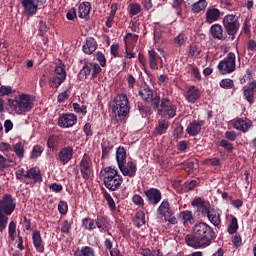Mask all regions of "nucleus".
Segmentation results:
<instances>
[{
    "mask_svg": "<svg viewBox=\"0 0 256 256\" xmlns=\"http://www.w3.org/2000/svg\"><path fill=\"white\" fill-rule=\"evenodd\" d=\"M215 239V231L205 222L194 225L192 234L185 237V243L193 249H206Z\"/></svg>",
    "mask_w": 256,
    "mask_h": 256,
    "instance_id": "1",
    "label": "nucleus"
},
{
    "mask_svg": "<svg viewBox=\"0 0 256 256\" xmlns=\"http://www.w3.org/2000/svg\"><path fill=\"white\" fill-rule=\"evenodd\" d=\"M34 107L33 96L23 93L8 99L7 111L10 115H27Z\"/></svg>",
    "mask_w": 256,
    "mask_h": 256,
    "instance_id": "2",
    "label": "nucleus"
},
{
    "mask_svg": "<svg viewBox=\"0 0 256 256\" xmlns=\"http://www.w3.org/2000/svg\"><path fill=\"white\" fill-rule=\"evenodd\" d=\"M100 179L103 180L106 189H109V191H117L123 184V176L113 166L102 169L100 171Z\"/></svg>",
    "mask_w": 256,
    "mask_h": 256,
    "instance_id": "3",
    "label": "nucleus"
},
{
    "mask_svg": "<svg viewBox=\"0 0 256 256\" xmlns=\"http://www.w3.org/2000/svg\"><path fill=\"white\" fill-rule=\"evenodd\" d=\"M112 111L119 119L123 120L129 115V98L125 94H119L114 99Z\"/></svg>",
    "mask_w": 256,
    "mask_h": 256,
    "instance_id": "4",
    "label": "nucleus"
},
{
    "mask_svg": "<svg viewBox=\"0 0 256 256\" xmlns=\"http://www.w3.org/2000/svg\"><path fill=\"white\" fill-rule=\"evenodd\" d=\"M218 71L220 75H231L237 69V56L233 52H229L224 59L218 63Z\"/></svg>",
    "mask_w": 256,
    "mask_h": 256,
    "instance_id": "5",
    "label": "nucleus"
},
{
    "mask_svg": "<svg viewBox=\"0 0 256 256\" xmlns=\"http://www.w3.org/2000/svg\"><path fill=\"white\" fill-rule=\"evenodd\" d=\"M157 217L168 221L170 225H177V217H175V211L171 208L169 200L164 199L157 209Z\"/></svg>",
    "mask_w": 256,
    "mask_h": 256,
    "instance_id": "6",
    "label": "nucleus"
},
{
    "mask_svg": "<svg viewBox=\"0 0 256 256\" xmlns=\"http://www.w3.org/2000/svg\"><path fill=\"white\" fill-rule=\"evenodd\" d=\"M222 23L226 33H228V35L231 37H235V35H237V31H239V27H241V24L239 23V17H237L235 14L225 15Z\"/></svg>",
    "mask_w": 256,
    "mask_h": 256,
    "instance_id": "7",
    "label": "nucleus"
},
{
    "mask_svg": "<svg viewBox=\"0 0 256 256\" xmlns=\"http://www.w3.org/2000/svg\"><path fill=\"white\" fill-rule=\"evenodd\" d=\"M158 115L164 119H173L177 115V106L167 98H162Z\"/></svg>",
    "mask_w": 256,
    "mask_h": 256,
    "instance_id": "8",
    "label": "nucleus"
},
{
    "mask_svg": "<svg viewBox=\"0 0 256 256\" xmlns=\"http://www.w3.org/2000/svg\"><path fill=\"white\" fill-rule=\"evenodd\" d=\"M15 204L13 200V196L11 194H5L0 199V213H4L5 215H11L13 211H15Z\"/></svg>",
    "mask_w": 256,
    "mask_h": 256,
    "instance_id": "9",
    "label": "nucleus"
},
{
    "mask_svg": "<svg viewBox=\"0 0 256 256\" xmlns=\"http://www.w3.org/2000/svg\"><path fill=\"white\" fill-rule=\"evenodd\" d=\"M24 177L27 185H35V183H41L43 181L41 170L37 167L27 170Z\"/></svg>",
    "mask_w": 256,
    "mask_h": 256,
    "instance_id": "10",
    "label": "nucleus"
},
{
    "mask_svg": "<svg viewBox=\"0 0 256 256\" xmlns=\"http://www.w3.org/2000/svg\"><path fill=\"white\" fill-rule=\"evenodd\" d=\"M74 125H77V115L73 113H65L58 118V127L61 129H70Z\"/></svg>",
    "mask_w": 256,
    "mask_h": 256,
    "instance_id": "11",
    "label": "nucleus"
},
{
    "mask_svg": "<svg viewBox=\"0 0 256 256\" xmlns=\"http://www.w3.org/2000/svg\"><path fill=\"white\" fill-rule=\"evenodd\" d=\"M23 15L33 17L39 9V0H21Z\"/></svg>",
    "mask_w": 256,
    "mask_h": 256,
    "instance_id": "12",
    "label": "nucleus"
},
{
    "mask_svg": "<svg viewBox=\"0 0 256 256\" xmlns=\"http://www.w3.org/2000/svg\"><path fill=\"white\" fill-rule=\"evenodd\" d=\"M148 61L150 69L154 71H159V69H163V59H161L160 55L155 52V50H150L148 52Z\"/></svg>",
    "mask_w": 256,
    "mask_h": 256,
    "instance_id": "13",
    "label": "nucleus"
},
{
    "mask_svg": "<svg viewBox=\"0 0 256 256\" xmlns=\"http://www.w3.org/2000/svg\"><path fill=\"white\" fill-rule=\"evenodd\" d=\"M144 194L146 195V201L149 203V205H153L155 207V205H159L161 202V190L157 188H150L146 190Z\"/></svg>",
    "mask_w": 256,
    "mask_h": 256,
    "instance_id": "14",
    "label": "nucleus"
},
{
    "mask_svg": "<svg viewBox=\"0 0 256 256\" xmlns=\"http://www.w3.org/2000/svg\"><path fill=\"white\" fill-rule=\"evenodd\" d=\"M118 167L124 177L133 178L137 175V164L133 161H128Z\"/></svg>",
    "mask_w": 256,
    "mask_h": 256,
    "instance_id": "15",
    "label": "nucleus"
},
{
    "mask_svg": "<svg viewBox=\"0 0 256 256\" xmlns=\"http://www.w3.org/2000/svg\"><path fill=\"white\" fill-rule=\"evenodd\" d=\"M80 173L85 180L91 177V159L87 157V154H85L80 161Z\"/></svg>",
    "mask_w": 256,
    "mask_h": 256,
    "instance_id": "16",
    "label": "nucleus"
},
{
    "mask_svg": "<svg viewBox=\"0 0 256 256\" xmlns=\"http://www.w3.org/2000/svg\"><path fill=\"white\" fill-rule=\"evenodd\" d=\"M221 15H223V13H221V10H219V8H216L214 6L209 7L205 13L206 23H209L211 25V23L219 21V19H221Z\"/></svg>",
    "mask_w": 256,
    "mask_h": 256,
    "instance_id": "17",
    "label": "nucleus"
},
{
    "mask_svg": "<svg viewBox=\"0 0 256 256\" xmlns=\"http://www.w3.org/2000/svg\"><path fill=\"white\" fill-rule=\"evenodd\" d=\"M253 127V122L249 118H237L234 121V129L247 133Z\"/></svg>",
    "mask_w": 256,
    "mask_h": 256,
    "instance_id": "18",
    "label": "nucleus"
},
{
    "mask_svg": "<svg viewBox=\"0 0 256 256\" xmlns=\"http://www.w3.org/2000/svg\"><path fill=\"white\" fill-rule=\"evenodd\" d=\"M205 125V122L202 120H194L190 122L186 128V133L190 135V137H197L199 133H201V127Z\"/></svg>",
    "mask_w": 256,
    "mask_h": 256,
    "instance_id": "19",
    "label": "nucleus"
},
{
    "mask_svg": "<svg viewBox=\"0 0 256 256\" xmlns=\"http://www.w3.org/2000/svg\"><path fill=\"white\" fill-rule=\"evenodd\" d=\"M58 159L62 165H67L73 159V147L66 146L62 148L58 154Z\"/></svg>",
    "mask_w": 256,
    "mask_h": 256,
    "instance_id": "20",
    "label": "nucleus"
},
{
    "mask_svg": "<svg viewBox=\"0 0 256 256\" xmlns=\"http://www.w3.org/2000/svg\"><path fill=\"white\" fill-rule=\"evenodd\" d=\"M32 243L38 253H44L45 246L43 245V237L39 230H34L32 233Z\"/></svg>",
    "mask_w": 256,
    "mask_h": 256,
    "instance_id": "21",
    "label": "nucleus"
},
{
    "mask_svg": "<svg viewBox=\"0 0 256 256\" xmlns=\"http://www.w3.org/2000/svg\"><path fill=\"white\" fill-rule=\"evenodd\" d=\"M82 49L86 55H93V53L97 51V41H95V38H86V42L83 45Z\"/></svg>",
    "mask_w": 256,
    "mask_h": 256,
    "instance_id": "22",
    "label": "nucleus"
},
{
    "mask_svg": "<svg viewBox=\"0 0 256 256\" xmlns=\"http://www.w3.org/2000/svg\"><path fill=\"white\" fill-rule=\"evenodd\" d=\"M255 91H256V83L251 82L247 88L244 89V97L248 103H255Z\"/></svg>",
    "mask_w": 256,
    "mask_h": 256,
    "instance_id": "23",
    "label": "nucleus"
},
{
    "mask_svg": "<svg viewBox=\"0 0 256 256\" xmlns=\"http://www.w3.org/2000/svg\"><path fill=\"white\" fill-rule=\"evenodd\" d=\"M210 32L214 39L225 41L226 37L225 34H223V26H221V24H213L210 27Z\"/></svg>",
    "mask_w": 256,
    "mask_h": 256,
    "instance_id": "24",
    "label": "nucleus"
},
{
    "mask_svg": "<svg viewBox=\"0 0 256 256\" xmlns=\"http://www.w3.org/2000/svg\"><path fill=\"white\" fill-rule=\"evenodd\" d=\"M178 218L182 221L183 225H193L195 223V217L193 212L189 210H184L179 213Z\"/></svg>",
    "mask_w": 256,
    "mask_h": 256,
    "instance_id": "25",
    "label": "nucleus"
},
{
    "mask_svg": "<svg viewBox=\"0 0 256 256\" xmlns=\"http://www.w3.org/2000/svg\"><path fill=\"white\" fill-rule=\"evenodd\" d=\"M185 97L189 103H195L201 97V93L197 87L191 86L188 88Z\"/></svg>",
    "mask_w": 256,
    "mask_h": 256,
    "instance_id": "26",
    "label": "nucleus"
},
{
    "mask_svg": "<svg viewBox=\"0 0 256 256\" xmlns=\"http://www.w3.org/2000/svg\"><path fill=\"white\" fill-rule=\"evenodd\" d=\"M89 13H91V3H81L78 7V17H80V19H87L89 17Z\"/></svg>",
    "mask_w": 256,
    "mask_h": 256,
    "instance_id": "27",
    "label": "nucleus"
},
{
    "mask_svg": "<svg viewBox=\"0 0 256 256\" xmlns=\"http://www.w3.org/2000/svg\"><path fill=\"white\" fill-rule=\"evenodd\" d=\"M60 143H61V138L53 134L48 137L47 147L48 149H50V151H57V149H59Z\"/></svg>",
    "mask_w": 256,
    "mask_h": 256,
    "instance_id": "28",
    "label": "nucleus"
},
{
    "mask_svg": "<svg viewBox=\"0 0 256 256\" xmlns=\"http://www.w3.org/2000/svg\"><path fill=\"white\" fill-rule=\"evenodd\" d=\"M206 217L214 227L221 225V211H210Z\"/></svg>",
    "mask_w": 256,
    "mask_h": 256,
    "instance_id": "29",
    "label": "nucleus"
},
{
    "mask_svg": "<svg viewBox=\"0 0 256 256\" xmlns=\"http://www.w3.org/2000/svg\"><path fill=\"white\" fill-rule=\"evenodd\" d=\"M116 161L118 164V167H121V165H124V163H127V151H125V147H118L116 151Z\"/></svg>",
    "mask_w": 256,
    "mask_h": 256,
    "instance_id": "30",
    "label": "nucleus"
},
{
    "mask_svg": "<svg viewBox=\"0 0 256 256\" xmlns=\"http://www.w3.org/2000/svg\"><path fill=\"white\" fill-rule=\"evenodd\" d=\"M167 129H169V121L159 120L158 125L154 129V135H164V133H167Z\"/></svg>",
    "mask_w": 256,
    "mask_h": 256,
    "instance_id": "31",
    "label": "nucleus"
},
{
    "mask_svg": "<svg viewBox=\"0 0 256 256\" xmlns=\"http://www.w3.org/2000/svg\"><path fill=\"white\" fill-rule=\"evenodd\" d=\"M139 95L144 101H151L153 99V90L148 86H143L139 90Z\"/></svg>",
    "mask_w": 256,
    "mask_h": 256,
    "instance_id": "32",
    "label": "nucleus"
},
{
    "mask_svg": "<svg viewBox=\"0 0 256 256\" xmlns=\"http://www.w3.org/2000/svg\"><path fill=\"white\" fill-rule=\"evenodd\" d=\"M91 75V63L84 64L83 68L78 74L79 81H85Z\"/></svg>",
    "mask_w": 256,
    "mask_h": 256,
    "instance_id": "33",
    "label": "nucleus"
},
{
    "mask_svg": "<svg viewBox=\"0 0 256 256\" xmlns=\"http://www.w3.org/2000/svg\"><path fill=\"white\" fill-rule=\"evenodd\" d=\"M74 256H95V249L89 246H83L74 253Z\"/></svg>",
    "mask_w": 256,
    "mask_h": 256,
    "instance_id": "34",
    "label": "nucleus"
},
{
    "mask_svg": "<svg viewBox=\"0 0 256 256\" xmlns=\"http://www.w3.org/2000/svg\"><path fill=\"white\" fill-rule=\"evenodd\" d=\"M137 39H139V36L137 34H126V36L124 37L125 47H129L131 49V47H133L137 43Z\"/></svg>",
    "mask_w": 256,
    "mask_h": 256,
    "instance_id": "35",
    "label": "nucleus"
},
{
    "mask_svg": "<svg viewBox=\"0 0 256 256\" xmlns=\"http://www.w3.org/2000/svg\"><path fill=\"white\" fill-rule=\"evenodd\" d=\"M64 81H65V78L54 75L49 80V87H51L52 89H57L58 87H61Z\"/></svg>",
    "mask_w": 256,
    "mask_h": 256,
    "instance_id": "36",
    "label": "nucleus"
},
{
    "mask_svg": "<svg viewBox=\"0 0 256 256\" xmlns=\"http://www.w3.org/2000/svg\"><path fill=\"white\" fill-rule=\"evenodd\" d=\"M82 227H84L86 231H93V229H97L96 220H93L91 218H84L82 220Z\"/></svg>",
    "mask_w": 256,
    "mask_h": 256,
    "instance_id": "37",
    "label": "nucleus"
},
{
    "mask_svg": "<svg viewBox=\"0 0 256 256\" xmlns=\"http://www.w3.org/2000/svg\"><path fill=\"white\" fill-rule=\"evenodd\" d=\"M96 227L99 229L100 233H108V235H111V232L107 229L105 218L98 216L96 219Z\"/></svg>",
    "mask_w": 256,
    "mask_h": 256,
    "instance_id": "38",
    "label": "nucleus"
},
{
    "mask_svg": "<svg viewBox=\"0 0 256 256\" xmlns=\"http://www.w3.org/2000/svg\"><path fill=\"white\" fill-rule=\"evenodd\" d=\"M227 231L229 235H235V233L239 231V222L237 221V217L235 216L232 217L230 224L227 228Z\"/></svg>",
    "mask_w": 256,
    "mask_h": 256,
    "instance_id": "39",
    "label": "nucleus"
},
{
    "mask_svg": "<svg viewBox=\"0 0 256 256\" xmlns=\"http://www.w3.org/2000/svg\"><path fill=\"white\" fill-rule=\"evenodd\" d=\"M208 3L206 0H200L192 5L193 13H201V11L207 9Z\"/></svg>",
    "mask_w": 256,
    "mask_h": 256,
    "instance_id": "40",
    "label": "nucleus"
},
{
    "mask_svg": "<svg viewBox=\"0 0 256 256\" xmlns=\"http://www.w3.org/2000/svg\"><path fill=\"white\" fill-rule=\"evenodd\" d=\"M134 223H135L136 227H143V225H145V212L138 211L136 213Z\"/></svg>",
    "mask_w": 256,
    "mask_h": 256,
    "instance_id": "41",
    "label": "nucleus"
},
{
    "mask_svg": "<svg viewBox=\"0 0 256 256\" xmlns=\"http://www.w3.org/2000/svg\"><path fill=\"white\" fill-rule=\"evenodd\" d=\"M13 151L20 159L23 158L25 155V147L23 146V143L18 142L14 144Z\"/></svg>",
    "mask_w": 256,
    "mask_h": 256,
    "instance_id": "42",
    "label": "nucleus"
},
{
    "mask_svg": "<svg viewBox=\"0 0 256 256\" xmlns=\"http://www.w3.org/2000/svg\"><path fill=\"white\" fill-rule=\"evenodd\" d=\"M103 197L107 201L109 209L111 211H115L117 209V206L115 205V200H113V197H111V194L105 191L103 192Z\"/></svg>",
    "mask_w": 256,
    "mask_h": 256,
    "instance_id": "43",
    "label": "nucleus"
},
{
    "mask_svg": "<svg viewBox=\"0 0 256 256\" xmlns=\"http://www.w3.org/2000/svg\"><path fill=\"white\" fill-rule=\"evenodd\" d=\"M54 75L56 77H62L63 79H67V71H65V65L60 64L55 67Z\"/></svg>",
    "mask_w": 256,
    "mask_h": 256,
    "instance_id": "44",
    "label": "nucleus"
},
{
    "mask_svg": "<svg viewBox=\"0 0 256 256\" xmlns=\"http://www.w3.org/2000/svg\"><path fill=\"white\" fill-rule=\"evenodd\" d=\"M72 108L78 115H87V106L85 105H80L79 103H73Z\"/></svg>",
    "mask_w": 256,
    "mask_h": 256,
    "instance_id": "45",
    "label": "nucleus"
},
{
    "mask_svg": "<svg viewBox=\"0 0 256 256\" xmlns=\"http://www.w3.org/2000/svg\"><path fill=\"white\" fill-rule=\"evenodd\" d=\"M9 223V217L7 214L0 212V233H3L7 229V224Z\"/></svg>",
    "mask_w": 256,
    "mask_h": 256,
    "instance_id": "46",
    "label": "nucleus"
},
{
    "mask_svg": "<svg viewBox=\"0 0 256 256\" xmlns=\"http://www.w3.org/2000/svg\"><path fill=\"white\" fill-rule=\"evenodd\" d=\"M15 233H17V223L11 221L8 225V235L12 241H15Z\"/></svg>",
    "mask_w": 256,
    "mask_h": 256,
    "instance_id": "47",
    "label": "nucleus"
},
{
    "mask_svg": "<svg viewBox=\"0 0 256 256\" xmlns=\"http://www.w3.org/2000/svg\"><path fill=\"white\" fill-rule=\"evenodd\" d=\"M111 149H113V145L111 144V142H109V140H105L102 143V155H109V153L111 152Z\"/></svg>",
    "mask_w": 256,
    "mask_h": 256,
    "instance_id": "48",
    "label": "nucleus"
},
{
    "mask_svg": "<svg viewBox=\"0 0 256 256\" xmlns=\"http://www.w3.org/2000/svg\"><path fill=\"white\" fill-rule=\"evenodd\" d=\"M232 243L234 247L239 248L241 245H243V238L241 237V234L234 233V236L232 237Z\"/></svg>",
    "mask_w": 256,
    "mask_h": 256,
    "instance_id": "49",
    "label": "nucleus"
},
{
    "mask_svg": "<svg viewBox=\"0 0 256 256\" xmlns=\"http://www.w3.org/2000/svg\"><path fill=\"white\" fill-rule=\"evenodd\" d=\"M13 93H15V90L11 86L0 87V97H5V95H11Z\"/></svg>",
    "mask_w": 256,
    "mask_h": 256,
    "instance_id": "50",
    "label": "nucleus"
},
{
    "mask_svg": "<svg viewBox=\"0 0 256 256\" xmlns=\"http://www.w3.org/2000/svg\"><path fill=\"white\" fill-rule=\"evenodd\" d=\"M174 43L178 45V47H183L185 43H187V37L185 34H179L178 36L175 37Z\"/></svg>",
    "mask_w": 256,
    "mask_h": 256,
    "instance_id": "51",
    "label": "nucleus"
},
{
    "mask_svg": "<svg viewBox=\"0 0 256 256\" xmlns=\"http://www.w3.org/2000/svg\"><path fill=\"white\" fill-rule=\"evenodd\" d=\"M234 82L232 79L226 78L220 81V87L222 89H233Z\"/></svg>",
    "mask_w": 256,
    "mask_h": 256,
    "instance_id": "52",
    "label": "nucleus"
},
{
    "mask_svg": "<svg viewBox=\"0 0 256 256\" xmlns=\"http://www.w3.org/2000/svg\"><path fill=\"white\" fill-rule=\"evenodd\" d=\"M44 149L41 145H35L32 150V158L37 159V157H41Z\"/></svg>",
    "mask_w": 256,
    "mask_h": 256,
    "instance_id": "53",
    "label": "nucleus"
},
{
    "mask_svg": "<svg viewBox=\"0 0 256 256\" xmlns=\"http://www.w3.org/2000/svg\"><path fill=\"white\" fill-rule=\"evenodd\" d=\"M132 202L134 205H137V207H144L145 200H143V197L139 194H136L132 197Z\"/></svg>",
    "mask_w": 256,
    "mask_h": 256,
    "instance_id": "54",
    "label": "nucleus"
},
{
    "mask_svg": "<svg viewBox=\"0 0 256 256\" xmlns=\"http://www.w3.org/2000/svg\"><path fill=\"white\" fill-rule=\"evenodd\" d=\"M58 211L61 215H67V211H69V206L67 205V202L60 201L58 204Z\"/></svg>",
    "mask_w": 256,
    "mask_h": 256,
    "instance_id": "55",
    "label": "nucleus"
},
{
    "mask_svg": "<svg viewBox=\"0 0 256 256\" xmlns=\"http://www.w3.org/2000/svg\"><path fill=\"white\" fill-rule=\"evenodd\" d=\"M139 253L142 256H157V250H151L149 248H141Z\"/></svg>",
    "mask_w": 256,
    "mask_h": 256,
    "instance_id": "56",
    "label": "nucleus"
},
{
    "mask_svg": "<svg viewBox=\"0 0 256 256\" xmlns=\"http://www.w3.org/2000/svg\"><path fill=\"white\" fill-rule=\"evenodd\" d=\"M92 79H95L101 73V66L97 63H91Z\"/></svg>",
    "mask_w": 256,
    "mask_h": 256,
    "instance_id": "57",
    "label": "nucleus"
},
{
    "mask_svg": "<svg viewBox=\"0 0 256 256\" xmlns=\"http://www.w3.org/2000/svg\"><path fill=\"white\" fill-rule=\"evenodd\" d=\"M71 231V223H69V221L67 220H64L62 223H61V233H64V234H69V232Z\"/></svg>",
    "mask_w": 256,
    "mask_h": 256,
    "instance_id": "58",
    "label": "nucleus"
},
{
    "mask_svg": "<svg viewBox=\"0 0 256 256\" xmlns=\"http://www.w3.org/2000/svg\"><path fill=\"white\" fill-rule=\"evenodd\" d=\"M96 59L98 63H100L101 67H105L107 65V58H105L104 53L97 52Z\"/></svg>",
    "mask_w": 256,
    "mask_h": 256,
    "instance_id": "59",
    "label": "nucleus"
},
{
    "mask_svg": "<svg viewBox=\"0 0 256 256\" xmlns=\"http://www.w3.org/2000/svg\"><path fill=\"white\" fill-rule=\"evenodd\" d=\"M189 53L191 57H199V55H201V48L196 45H192L190 46Z\"/></svg>",
    "mask_w": 256,
    "mask_h": 256,
    "instance_id": "60",
    "label": "nucleus"
},
{
    "mask_svg": "<svg viewBox=\"0 0 256 256\" xmlns=\"http://www.w3.org/2000/svg\"><path fill=\"white\" fill-rule=\"evenodd\" d=\"M204 203H205V200H203V198L196 197L192 201L191 205H192V207H196L197 209H199L202 205H204Z\"/></svg>",
    "mask_w": 256,
    "mask_h": 256,
    "instance_id": "61",
    "label": "nucleus"
},
{
    "mask_svg": "<svg viewBox=\"0 0 256 256\" xmlns=\"http://www.w3.org/2000/svg\"><path fill=\"white\" fill-rule=\"evenodd\" d=\"M138 13H141V5L131 4L130 5V14L131 15H138Z\"/></svg>",
    "mask_w": 256,
    "mask_h": 256,
    "instance_id": "62",
    "label": "nucleus"
},
{
    "mask_svg": "<svg viewBox=\"0 0 256 256\" xmlns=\"http://www.w3.org/2000/svg\"><path fill=\"white\" fill-rule=\"evenodd\" d=\"M110 53L112 57H121V55H119V44H112L110 47Z\"/></svg>",
    "mask_w": 256,
    "mask_h": 256,
    "instance_id": "63",
    "label": "nucleus"
},
{
    "mask_svg": "<svg viewBox=\"0 0 256 256\" xmlns=\"http://www.w3.org/2000/svg\"><path fill=\"white\" fill-rule=\"evenodd\" d=\"M220 147H223L226 151H233V144L227 140H221Z\"/></svg>",
    "mask_w": 256,
    "mask_h": 256,
    "instance_id": "64",
    "label": "nucleus"
}]
</instances>
